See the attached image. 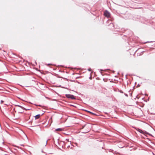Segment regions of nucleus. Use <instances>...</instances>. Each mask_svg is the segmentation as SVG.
Listing matches in <instances>:
<instances>
[{
	"instance_id": "5",
	"label": "nucleus",
	"mask_w": 155,
	"mask_h": 155,
	"mask_svg": "<svg viewBox=\"0 0 155 155\" xmlns=\"http://www.w3.org/2000/svg\"><path fill=\"white\" fill-rule=\"evenodd\" d=\"M138 130L140 133H142V134H144V133H143V131L139 129Z\"/></svg>"
},
{
	"instance_id": "7",
	"label": "nucleus",
	"mask_w": 155,
	"mask_h": 155,
	"mask_svg": "<svg viewBox=\"0 0 155 155\" xmlns=\"http://www.w3.org/2000/svg\"><path fill=\"white\" fill-rule=\"evenodd\" d=\"M86 111L87 112H89V113H91V114H94V113H92V112H90V111H88V110H86Z\"/></svg>"
},
{
	"instance_id": "12",
	"label": "nucleus",
	"mask_w": 155,
	"mask_h": 155,
	"mask_svg": "<svg viewBox=\"0 0 155 155\" xmlns=\"http://www.w3.org/2000/svg\"><path fill=\"white\" fill-rule=\"evenodd\" d=\"M100 71H103V70H102V69H101V70H100Z\"/></svg>"
},
{
	"instance_id": "11",
	"label": "nucleus",
	"mask_w": 155,
	"mask_h": 155,
	"mask_svg": "<svg viewBox=\"0 0 155 155\" xmlns=\"http://www.w3.org/2000/svg\"><path fill=\"white\" fill-rule=\"evenodd\" d=\"M125 95H126V96H128V95H127V94H125Z\"/></svg>"
},
{
	"instance_id": "14",
	"label": "nucleus",
	"mask_w": 155,
	"mask_h": 155,
	"mask_svg": "<svg viewBox=\"0 0 155 155\" xmlns=\"http://www.w3.org/2000/svg\"><path fill=\"white\" fill-rule=\"evenodd\" d=\"M120 92H121V93H123V92H122V91H120Z\"/></svg>"
},
{
	"instance_id": "1",
	"label": "nucleus",
	"mask_w": 155,
	"mask_h": 155,
	"mask_svg": "<svg viewBox=\"0 0 155 155\" xmlns=\"http://www.w3.org/2000/svg\"><path fill=\"white\" fill-rule=\"evenodd\" d=\"M66 97L68 98H70L71 99H75L76 98L73 95L70 94H66L65 95Z\"/></svg>"
},
{
	"instance_id": "9",
	"label": "nucleus",
	"mask_w": 155,
	"mask_h": 155,
	"mask_svg": "<svg viewBox=\"0 0 155 155\" xmlns=\"http://www.w3.org/2000/svg\"><path fill=\"white\" fill-rule=\"evenodd\" d=\"M3 102H4V101L2 100H1V104L2 103H3Z\"/></svg>"
},
{
	"instance_id": "8",
	"label": "nucleus",
	"mask_w": 155,
	"mask_h": 155,
	"mask_svg": "<svg viewBox=\"0 0 155 155\" xmlns=\"http://www.w3.org/2000/svg\"><path fill=\"white\" fill-rule=\"evenodd\" d=\"M88 70L89 71H91V68H89L88 69Z\"/></svg>"
},
{
	"instance_id": "2",
	"label": "nucleus",
	"mask_w": 155,
	"mask_h": 155,
	"mask_svg": "<svg viewBox=\"0 0 155 155\" xmlns=\"http://www.w3.org/2000/svg\"><path fill=\"white\" fill-rule=\"evenodd\" d=\"M104 15L105 17H106L107 18L109 17L110 16V13L107 10H106L105 11Z\"/></svg>"
},
{
	"instance_id": "3",
	"label": "nucleus",
	"mask_w": 155,
	"mask_h": 155,
	"mask_svg": "<svg viewBox=\"0 0 155 155\" xmlns=\"http://www.w3.org/2000/svg\"><path fill=\"white\" fill-rule=\"evenodd\" d=\"M40 114H38L36 115L35 116V119H38V118H39L40 117Z\"/></svg>"
},
{
	"instance_id": "6",
	"label": "nucleus",
	"mask_w": 155,
	"mask_h": 155,
	"mask_svg": "<svg viewBox=\"0 0 155 155\" xmlns=\"http://www.w3.org/2000/svg\"><path fill=\"white\" fill-rule=\"evenodd\" d=\"M18 106L20 107V108H21L22 109H24V108L23 107H22V106H20V105H18Z\"/></svg>"
},
{
	"instance_id": "13",
	"label": "nucleus",
	"mask_w": 155,
	"mask_h": 155,
	"mask_svg": "<svg viewBox=\"0 0 155 155\" xmlns=\"http://www.w3.org/2000/svg\"><path fill=\"white\" fill-rule=\"evenodd\" d=\"M47 141H48V140H47L46 141V144H47Z\"/></svg>"
},
{
	"instance_id": "10",
	"label": "nucleus",
	"mask_w": 155,
	"mask_h": 155,
	"mask_svg": "<svg viewBox=\"0 0 155 155\" xmlns=\"http://www.w3.org/2000/svg\"><path fill=\"white\" fill-rule=\"evenodd\" d=\"M50 64H48V65H50Z\"/></svg>"
},
{
	"instance_id": "4",
	"label": "nucleus",
	"mask_w": 155,
	"mask_h": 155,
	"mask_svg": "<svg viewBox=\"0 0 155 155\" xmlns=\"http://www.w3.org/2000/svg\"><path fill=\"white\" fill-rule=\"evenodd\" d=\"M63 130V129L61 128H57L55 129V130L56 131H61Z\"/></svg>"
}]
</instances>
